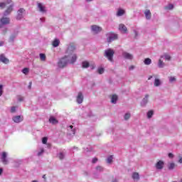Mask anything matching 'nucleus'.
I'll list each match as a JSON object with an SVG mask.
<instances>
[{"label":"nucleus","instance_id":"nucleus-41","mask_svg":"<svg viewBox=\"0 0 182 182\" xmlns=\"http://www.w3.org/2000/svg\"><path fill=\"white\" fill-rule=\"evenodd\" d=\"M58 159H60V160H63L65 159V154H63V153H62V152H60L58 154Z\"/></svg>","mask_w":182,"mask_h":182},{"label":"nucleus","instance_id":"nucleus-60","mask_svg":"<svg viewBox=\"0 0 182 182\" xmlns=\"http://www.w3.org/2000/svg\"><path fill=\"white\" fill-rule=\"evenodd\" d=\"M112 182H117V179H114Z\"/></svg>","mask_w":182,"mask_h":182},{"label":"nucleus","instance_id":"nucleus-2","mask_svg":"<svg viewBox=\"0 0 182 182\" xmlns=\"http://www.w3.org/2000/svg\"><path fill=\"white\" fill-rule=\"evenodd\" d=\"M64 58L67 59V61H68V63L70 65H73V63L77 60V55H76V53L65 54Z\"/></svg>","mask_w":182,"mask_h":182},{"label":"nucleus","instance_id":"nucleus-10","mask_svg":"<svg viewBox=\"0 0 182 182\" xmlns=\"http://www.w3.org/2000/svg\"><path fill=\"white\" fill-rule=\"evenodd\" d=\"M122 57L124 59H127V60H133V55L132 53L124 51L122 52Z\"/></svg>","mask_w":182,"mask_h":182},{"label":"nucleus","instance_id":"nucleus-24","mask_svg":"<svg viewBox=\"0 0 182 182\" xmlns=\"http://www.w3.org/2000/svg\"><path fill=\"white\" fill-rule=\"evenodd\" d=\"M52 45L53 48H58L60 45V41L58 38H55L53 40Z\"/></svg>","mask_w":182,"mask_h":182},{"label":"nucleus","instance_id":"nucleus-9","mask_svg":"<svg viewBox=\"0 0 182 182\" xmlns=\"http://www.w3.org/2000/svg\"><path fill=\"white\" fill-rule=\"evenodd\" d=\"M1 160L3 164H8V154L6 152L1 153Z\"/></svg>","mask_w":182,"mask_h":182},{"label":"nucleus","instance_id":"nucleus-3","mask_svg":"<svg viewBox=\"0 0 182 182\" xmlns=\"http://www.w3.org/2000/svg\"><path fill=\"white\" fill-rule=\"evenodd\" d=\"M75 50H76V46L73 43H70L67 45L65 55L75 53Z\"/></svg>","mask_w":182,"mask_h":182},{"label":"nucleus","instance_id":"nucleus-43","mask_svg":"<svg viewBox=\"0 0 182 182\" xmlns=\"http://www.w3.org/2000/svg\"><path fill=\"white\" fill-rule=\"evenodd\" d=\"M4 95V85L2 84L0 85V97Z\"/></svg>","mask_w":182,"mask_h":182},{"label":"nucleus","instance_id":"nucleus-34","mask_svg":"<svg viewBox=\"0 0 182 182\" xmlns=\"http://www.w3.org/2000/svg\"><path fill=\"white\" fill-rule=\"evenodd\" d=\"M130 117H132V114H130V112H127L124 115V120H129Z\"/></svg>","mask_w":182,"mask_h":182},{"label":"nucleus","instance_id":"nucleus-55","mask_svg":"<svg viewBox=\"0 0 182 182\" xmlns=\"http://www.w3.org/2000/svg\"><path fill=\"white\" fill-rule=\"evenodd\" d=\"M94 178H97V174L96 173H94Z\"/></svg>","mask_w":182,"mask_h":182},{"label":"nucleus","instance_id":"nucleus-4","mask_svg":"<svg viewBox=\"0 0 182 182\" xmlns=\"http://www.w3.org/2000/svg\"><path fill=\"white\" fill-rule=\"evenodd\" d=\"M68 64H69L68 60L65 58V57L62 58L59 60L58 63V68H65Z\"/></svg>","mask_w":182,"mask_h":182},{"label":"nucleus","instance_id":"nucleus-21","mask_svg":"<svg viewBox=\"0 0 182 182\" xmlns=\"http://www.w3.org/2000/svg\"><path fill=\"white\" fill-rule=\"evenodd\" d=\"M144 15H145L146 19H147L148 21H150V19H151V11H150V10L149 9L145 10Z\"/></svg>","mask_w":182,"mask_h":182},{"label":"nucleus","instance_id":"nucleus-25","mask_svg":"<svg viewBox=\"0 0 182 182\" xmlns=\"http://www.w3.org/2000/svg\"><path fill=\"white\" fill-rule=\"evenodd\" d=\"M132 178L135 181H139L140 180V175H139V173L134 172L132 173Z\"/></svg>","mask_w":182,"mask_h":182},{"label":"nucleus","instance_id":"nucleus-61","mask_svg":"<svg viewBox=\"0 0 182 182\" xmlns=\"http://www.w3.org/2000/svg\"><path fill=\"white\" fill-rule=\"evenodd\" d=\"M43 178H46V175H43Z\"/></svg>","mask_w":182,"mask_h":182},{"label":"nucleus","instance_id":"nucleus-29","mask_svg":"<svg viewBox=\"0 0 182 182\" xmlns=\"http://www.w3.org/2000/svg\"><path fill=\"white\" fill-rule=\"evenodd\" d=\"M82 66L84 68V69H87V68H89L90 66V64L87 61H84L82 63Z\"/></svg>","mask_w":182,"mask_h":182},{"label":"nucleus","instance_id":"nucleus-44","mask_svg":"<svg viewBox=\"0 0 182 182\" xmlns=\"http://www.w3.org/2000/svg\"><path fill=\"white\" fill-rule=\"evenodd\" d=\"M105 73V68H98V73L100 75H102V73Z\"/></svg>","mask_w":182,"mask_h":182},{"label":"nucleus","instance_id":"nucleus-45","mask_svg":"<svg viewBox=\"0 0 182 182\" xmlns=\"http://www.w3.org/2000/svg\"><path fill=\"white\" fill-rule=\"evenodd\" d=\"M42 143H43V144H46V143H48V137L44 136V137L42 139Z\"/></svg>","mask_w":182,"mask_h":182},{"label":"nucleus","instance_id":"nucleus-14","mask_svg":"<svg viewBox=\"0 0 182 182\" xmlns=\"http://www.w3.org/2000/svg\"><path fill=\"white\" fill-rule=\"evenodd\" d=\"M14 11V4H11L4 13V16H8Z\"/></svg>","mask_w":182,"mask_h":182},{"label":"nucleus","instance_id":"nucleus-59","mask_svg":"<svg viewBox=\"0 0 182 182\" xmlns=\"http://www.w3.org/2000/svg\"><path fill=\"white\" fill-rule=\"evenodd\" d=\"M86 1V2H92V1H93V0H85Z\"/></svg>","mask_w":182,"mask_h":182},{"label":"nucleus","instance_id":"nucleus-36","mask_svg":"<svg viewBox=\"0 0 182 182\" xmlns=\"http://www.w3.org/2000/svg\"><path fill=\"white\" fill-rule=\"evenodd\" d=\"M173 9H174V5L173 4H168L165 7V9H166L167 11H171Z\"/></svg>","mask_w":182,"mask_h":182},{"label":"nucleus","instance_id":"nucleus-27","mask_svg":"<svg viewBox=\"0 0 182 182\" xmlns=\"http://www.w3.org/2000/svg\"><path fill=\"white\" fill-rule=\"evenodd\" d=\"M49 122H50V123H51V124H58V119H56V118H55L53 117H50L49 118Z\"/></svg>","mask_w":182,"mask_h":182},{"label":"nucleus","instance_id":"nucleus-18","mask_svg":"<svg viewBox=\"0 0 182 182\" xmlns=\"http://www.w3.org/2000/svg\"><path fill=\"white\" fill-rule=\"evenodd\" d=\"M0 62L4 63L5 65H8L9 63V59L6 58L4 54L0 55Z\"/></svg>","mask_w":182,"mask_h":182},{"label":"nucleus","instance_id":"nucleus-31","mask_svg":"<svg viewBox=\"0 0 182 182\" xmlns=\"http://www.w3.org/2000/svg\"><path fill=\"white\" fill-rule=\"evenodd\" d=\"M175 167H176V164H174V163H170L168 164V170H174Z\"/></svg>","mask_w":182,"mask_h":182},{"label":"nucleus","instance_id":"nucleus-20","mask_svg":"<svg viewBox=\"0 0 182 182\" xmlns=\"http://www.w3.org/2000/svg\"><path fill=\"white\" fill-rule=\"evenodd\" d=\"M82 102H83V94H82V92H79L77 96V103H78V105H81V103Z\"/></svg>","mask_w":182,"mask_h":182},{"label":"nucleus","instance_id":"nucleus-39","mask_svg":"<svg viewBox=\"0 0 182 182\" xmlns=\"http://www.w3.org/2000/svg\"><path fill=\"white\" fill-rule=\"evenodd\" d=\"M144 65H151V59L146 58L144 61Z\"/></svg>","mask_w":182,"mask_h":182},{"label":"nucleus","instance_id":"nucleus-8","mask_svg":"<svg viewBox=\"0 0 182 182\" xmlns=\"http://www.w3.org/2000/svg\"><path fill=\"white\" fill-rule=\"evenodd\" d=\"M11 22V19L8 17H3L0 20V28H2V25H9Z\"/></svg>","mask_w":182,"mask_h":182},{"label":"nucleus","instance_id":"nucleus-16","mask_svg":"<svg viewBox=\"0 0 182 182\" xmlns=\"http://www.w3.org/2000/svg\"><path fill=\"white\" fill-rule=\"evenodd\" d=\"M67 130L69 132V134H75L76 133V127L73 125L68 126Z\"/></svg>","mask_w":182,"mask_h":182},{"label":"nucleus","instance_id":"nucleus-11","mask_svg":"<svg viewBox=\"0 0 182 182\" xmlns=\"http://www.w3.org/2000/svg\"><path fill=\"white\" fill-rule=\"evenodd\" d=\"M149 94H146L145 95V97L142 99L141 102V106L142 107H146V106L147 105V104L149 103Z\"/></svg>","mask_w":182,"mask_h":182},{"label":"nucleus","instance_id":"nucleus-47","mask_svg":"<svg viewBox=\"0 0 182 182\" xmlns=\"http://www.w3.org/2000/svg\"><path fill=\"white\" fill-rule=\"evenodd\" d=\"M16 112V107H12L11 108V113H15Z\"/></svg>","mask_w":182,"mask_h":182},{"label":"nucleus","instance_id":"nucleus-51","mask_svg":"<svg viewBox=\"0 0 182 182\" xmlns=\"http://www.w3.org/2000/svg\"><path fill=\"white\" fill-rule=\"evenodd\" d=\"M97 158H94L92 159V163L95 164V163H97Z\"/></svg>","mask_w":182,"mask_h":182},{"label":"nucleus","instance_id":"nucleus-15","mask_svg":"<svg viewBox=\"0 0 182 182\" xmlns=\"http://www.w3.org/2000/svg\"><path fill=\"white\" fill-rule=\"evenodd\" d=\"M91 30L94 33H99L100 32H102V28L96 25L92 26Z\"/></svg>","mask_w":182,"mask_h":182},{"label":"nucleus","instance_id":"nucleus-57","mask_svg":"<svg viewBox=\"0 0 182 182\" xmlns=\"http://www.w3.org/2000/svg\"><path fill=\"white\" fill-rule=\"evenodd\" d=\"M152 78H153V76H150L149 77L148 80H151Z\"/></svg>","mask_w":182,"mask_h":182},{"label":"nucleus","instance_id":"nucleus-5","mask_svg":"<svg viewBox=\"0 0 182 182\" xmlns=\"http://www.w3.org/2000/svg\"><path fill=\"white\" fill-rule=\"evenodd\" d=\"M107 42H113V41H116L118 38L117 34H115L114 33H108L107 34Z\"/></svg>","mask_w":182,"mask_h":182},{"label":"nucleus","instance_id":"nucleus-33","mask_svg":"<svg viewBox=\"0 0 182 182\" xmlns=\"http://www.w3.org/2000/svg\"><path fill=\"white\" fill-rule=\"evenodd\" d=\"M43 153H45V149H44L43 148L41 147V148L39 149L38 152L37 153V156H38V157H39V156H42V154H43Z\"/></svg>","mask_w":182,"mask_h":182},{"label":"nucleus","instance_id":"nucleus-56","mask_svg":"<svg viewBox=\"0 0 182 182\" xmlns=\"http://www.w3.org/2000/svg\"><path fill=\"white\" fill-rule=\"evenodd\" d=\"M0 46H4V42L0 41Z\"/></svg>","mask_w":182,"mask_h":182},{"label":"nucleus","instance_id":"nucleus-6","mask_svg":"<svg viewBox=\"0 0 182 182\" xmlns=\"http://www.w3.org/2000/svg\"><path fill=\"white\" fill-rule=\"evenodd\" d=\"M37 8H38L39 12H41V14H46V12H47L46 7L45 6V5H43V4L38 3Z\"/></svg>","mask_w":182,"mask_h":182},{"label":"nucleus","instance_id":"nucleus-13","mask_svg":"<svg viewBox=\"0 0 182 182\" xmlns=\"http://www.w3.org/2000/svg\"><path fill=\"white\" fill-rule=\"evenodd\" d=\"M12 120L14 123H21V122H23V117L21 115L14 116L13 117Z\"/></svg>","mask_w":182,"mask_h":182},{"label":"nucleus","instance_id":"nucleus-46","mask_svg":"<svg viewBox=\"0 0 182 182\" xmlns=\"http://www.w3.org/2000/svg\"><path fill=\"white\" fill-rule=\"evenodd\" d=\"M176 79L175 78V77H169V82L171 83H173V82H176Z\"/></svg>","mask_w":182,"mask_h":182},{"label":"nucleus","instance_id":"nucleus-19","mask_svg":"<svg viewBox=\"0 0 182 182\" xmlns=\"http://www.w3.org/2000/svg\"><path fill=\"white\" fill-rule=\"evenodd\" d=\"M119 30L122 33H127V27H126V26L124 24H119Z\"/></svg>","mask_w":182,"mask_h":182},{"label":"nucleus","instance_id":"nucleus-37","mask_svg":"<svg viewBox=\"0 0 182 182\" xmlns=\"http://www.w3.org/2000/svg\"><path fill=\"white\" fill-rule=\"evenodd\" d=\"M153 114H154V112H153V110H150L147 112V117L148 119H151V117H153Z\"/></svg>","mask_w":182,"mask_h":182},{"label":"nucleus","instance_id":"nucleus-42","mask_svg":"<svg viewBox=\"0 0 182 182\" xmlns=\"http://www.w3.org/2000/svg\"><path fill=\"white\" fill-rule=\"evenodd\" d=\"M22 73L24 75H28L29 73V68H25L22 70Z\"/></svg>","mask_w":182,"mask_h":182},{"label":"nucleus","instance_id":"nucleus-50","mask_svg":"<svg viewBox=\"0 0 182 182\" xmlns=\"http://www.w3.org/2000/svg\"><path fill=\"white\" fill-rule=\"evenodd\" d=\"M178 163L180 164H182V157H179V160L178 161Z\"/></svg>","mask_w":182,"mask_h":182},{"label":"nucleus","instance_id":"nucleus-48","mask_svg":"<svg viewBox=\"0 0 182 182\" xmlns=\"http://www.w3.org/2000/svg\"><path fill=\"white\" fill-rule=\"evenodd\" d=\"M18 100L19 102L23 101V97L18 96Z\"/></svg>","mask_w":182,"mask_h":182},{"label":"nucleus","instance_id":"nucleus-54","mask_svg":"<svg viewBox=\"0 0 182 182\" xmlns=\"http://www.w3.org/2000/svg\"><path fill=\"white\" fill-rule=\"evenodd\" d=\"M40 21H41V22H45V18H40Z\"/></svg>","mask_w":182,"mask_h":182},{"label":"nucleus","instance_id":"nucleus-32","mask_svg":"<svg viewBox=\"0 0 182 182\" xmlns=\"http://www.w3.org/2000/svg\"><path fill=\"white\" fill-rule=\"evenodd\" d=\"M96 173H102V171L105 170L103 167L98 166L95 168Z\"/></svg>","mask_w":182,"mask_h":182},{"label":"nucleus","instance_id":"nucleus-22","mask_svg":"<svg viewBox=\"0 0 182 182\" xmlns=\"http://www.w3.org/2000/svg\"><path fill=\"white\" fill-rule=\"evenodd\" d=\"M11 2H12V0H6L4 2L0 3V8H1V9H4V8H5L6 5H9Z\"/></svg>","mask_w":182,"mask_h":182},{"label":"nucleus","instance_id":"nucleus-12","mask_svg":"<svg viewBox=\"0 0 182 182\" xmlns=\"http://www.w3.org/2000/svg\"><path fill=\"white\" fill-rule=\"evenodd\" d=\"M156 170H163L164 168V161L160 160L155 164Z\"/></svg>","mask_w":182,"mask_h":182},{"label":"nucleus","instance_id":"nucleus-52","mask_svg":"<svg viewBox=\"0 0 182 182\" xmlns=\"http://www.w3.org/2000/svg\"><path fill=\"white\" fill-rule=\"evenodd\" d=\"M133 69H134V65H131L129 67V70H133Z\"/></svg>","mask_w":182,"mask_h":182},{"label":"nucleus","instance_id":"nucleus-35","mask_svg":"<svg viewBox=\"0 0 182 182\" xmlns=\"http://www.w3.org/2000/svg\"><path fill=\"white\" fill-rule=\"evenodd\" d=\"M112 161H113V155H110L107 159V163H108V164H112Z\"/></svg>","mask_w":182,"mask_h":182},{"label":"nucleus","instance_id":"nucleus-53","mask_svg":"<svg viewBox=\"0 0 182 182\" xmlns=\"http://www.w3.org/2000/svg\"><path fill=\"white\" fill-rule=\"evenodd\" d=\"M32 87V82H29L28 89H31Z\"/></svg>","mask_w":182,"mask_h":182},{"label":"nucleus","instance_id":"nucleus-38","mask_svg":"<svg viewBox=\"0 0 182 182\" xmlns=\"http://www.w3.org/2000/svg\"><path fill=\"white\" fill-rule=\"evenodd\" d=\"M40 59L43 62H45V60H46V55L43 53H40Z\"/></svg>","mask_w":182,"mask_h":182},{"label":"nucleus","instance_id":"nucleus-62","mask_svg":"<svg viewBox=\"0 0 182 182\" xmlns=\"http://www.w3.org/2000/svg\"><path fill=\"white\" fill-rule=\"evenodd\" d=\"M178 182H182V179H181Z\"/></svg>","mask_w":182,"mask_h":182},{"label":"nucleus","instance_id":"nucleus-23","mask_svg":"<svg viewBox=\"0 0 182 182\" xmlns=\"http://www.w3.org/2000/svg\"><path fill=\"white\" fill-rule=\"evenodd\" d=\"M124 14H126V11H124V9H118L116 15L117 16H123Z\"/></svg>","mask_w":182,"mask_h":182},{"label":"nucleus","instance_id":"nucleus-17","mask_svg":"<svg viewBox=\"0 0 182 182\" xmlns=\"http://www.w3.org/2000/svg\"><path fill=\"white\" fill-rule=\"evenodd\" d=\"M17 36H18V32L12 33L9 38V42L10 43H14V42H15V39H16Z\"/></svg>","mask_w":182,"mask_h":182},{"label":"nucleus","instance_id":"nucleus-28","mask_svg":"<svg viewBox=\"0 0 182 182\" xmlns=\"http://www.w3.org/2000/svg\"><path fill=\"white\" fill-rule=\"evenodd\" d=\"M164 66H166V64L164 63V62H163L161 59H159L158 62V68L161 69L164 68Z\"/></svg>","mask_w":182,"mask_h":182},{"label":"nucleus","instance_id":"nucleus-7","mask_svg":"<svg viewBox=\"0 0 182 182\" xmlns=\"http://www.w3.org/2000/svg\"><path fill=\"white\" fill-rule=\"evenodd\" d=\"M23 14H25V10L23 8H21L18 10L16 16L17 21H21V19L23 18Z\"/></svg>","mask_w":182,"mask_h":182},{"label":"nucleus","instance_id":"nucleus-40","mask_svg":"<svg viewBox=\"0 0 182 182\" xmlns=\"http://www.w3.org/2000/svg\"><path fill=\"white\" fill-rule=\"evenodd\" d=\"M161 58H164L165 60H170L171 59V57H170V55L167 54L161 55Z\"/></svg>","mask_w":182,"mask_h":182},{"label":"nucleus","instance_id":"nucleus-1","mask_svg":"<svg viewBox=\"0 0 182 182\" xmlns=\"http://www.w3.org/2000/svg\"><path fill=\"white\" fill-rule=\"evenodd\" d=\"M104 56L107 58L109 62L113 63L114 60H113V57L114 56V50L112 48H108L105 50Z\"/></svg>","mask_w":182,"mask_h":182},{"label":"nucleus","instance_id":"nucleus-26","mask_svg":"<svg viewBox=\"0 0 182 182\" xmlns=\"http://www.w3.org/2000/svg\"><path fill=\"white\" fill-rule=\"evenodd\" d=\"M117 95H113L111 97V102L113 103V105H116V103H117Z\"/></svg>","mask_w":182,"mask_h":182},{"label":"nucleus","instance_id":"nucleus-30","mask_svg":"<svg viewBox=\"0 0 182 182\" xmlns=\"http://www.w3.org/2000/svg\"><path fill=\"white\" fill-rule=\"evenodd\" d=\"M161 85V82L160 81V80L156 78L154 80V86H156V87H159V86H160Z\"/></svg>","mask_w":182,"mask_h":182},{"label":"nucleus","instance_id":"nucleus-58","mask_svg":"<svg viewBox=\"0 0 182 182\" xmlns=\"http://www.w3.org/2000/svg\"><path fill=\"white\" fill-rule=\"evenodd\" d=\"M3 171H4V170L2 168H0V176H1V174H2Z\"/></svg>","mask_w":182,"mask_h":182},{"label":"nucleus","instance_id":"nucleus-49","mask_svg":"<svg viewBox=\"0 0 182 182\" xmlns=\"http://www.w3.org/2000/svg\"><path fill=\"white\" fill-rule=\"evenodd\" d=\"M173 157H174V155L173 154H171V153H169L168 154V158L169 159H173Z\"/></svg>","mask_w":182,"mask_h":182}]
</instances>
